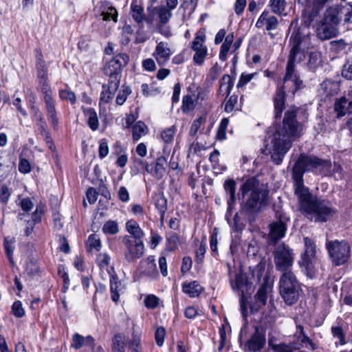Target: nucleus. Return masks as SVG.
<instances>
[{
	"instance_id": "2f4dec72",
	"label": "nucleus",
	"mask_w": 352,
	"mask_h": 352,
	"mask_svg": "<svg viewBox=\"0 0 352 352\" xmlns=\"http://www.w3.org/2000/svg\"><path fill=\"white\" fill-rule=\"evenodd\" d=\"M84 113L89 128L93 131L98 129L99 121L96 111L92 108H88L84 111Z\"/></svg>"
},
{
	"instance_id": "4c0bfd02",
	"label": "nucleus",
	"mask_w": 352,
	"mask_h": 352,
	"mask_svg": "<svg viewBox=\"0 0 352 352\" xmlns=\"http://www.w3.org/2000/svg\"><path fill=\"white\" fill-rule=\"evenodd\" d=\"M135 29H137V23L125 24L122 28V36L121 42L123 45H126L130 41L129 35L133 34Z\"/></svg>"
},
{
	"instance_id": "6ab92c4d",
	"label": "nucleus",
	"mask_w": 352,
	"mask_h": 352,
	"mask_svg": "<svg viewBox=\"0 0 352 352\" xmlns=\"http://www.w3.org/2000/svg\"><path fill=\"white\" fill-rule=\"evenodd\" d=\"M166 159L162 156L157 159L155 165H146V170L157 179H161L166 173Z\"/></svg>"
},
{
	"instance_id": "7ed1b4c3",
	"label": "nucleus",
	"mask_w": 352,
	"mask_h": 352,
	"mask_svg": "<svg viewBox=\"0 0 352 352\" xmlns=\"http://www.w3.org/2000/svg\"><path fill=\"white\" fill-rule=\"evenodd\" d=\"M297 108H289L285 113L282 124L271 129L267 147L272 162L280 165L292 146V142L300 136V126L296 120Z\"/></svg>"
},
{
	"instance_id": "0e129e2a",
	"label": "nucleus",
	"mask_w": 352,
	"mask_h": 352,
	"mask_svg": "<svg viewBox=\"0 0 352 352\" xmlns=\"http://www.w3.org/2000/svg\"><path fill=\"white\" fill-rule=\"evenodd\" d=\"M203 122L204 119L202 117H199L193 121L189 131V134L191 136H195L197 134Z\"/></svg>"
},
{
	"instance_id": "393cba45",
	"label": "nucleus",
	"mask_w": 352,
	"mask_h": 352,
	"mask_svg": "<svg viewBox=\"0 0 352 352\" xmlns=\"http://www.w3.org/2000/svg\"><path fill=\"white\" fill-rule=\"evenodd\" d=\"M320 10V6L315 5L314 2L312 6L306 7L302 11L303 22H317V16Z\"/></svg>"
},
{
	"instance_id": "1a4fd4ad",
	"label": "nucleus",
	"mask_w": 352,
	"mask_h": 352,
	"mask_svg": "<svg viewBox=\"0 0 352 352\" xmlns=\"http://www.w3.org/2000/svg\"><path fill=\"white\" fill-rule=\"evenodd\" d=\"M327 248L331 259L336 265L345 263L350 256L351 247L346 241H329Z\"/></svg>"
},
{
	"instance_id": "2eb2a0df",
	"label": "nucleus",
	"mask_w": 352,
	"mask_h": 352,
	"mask_svg": "<svg viewBox=\"0 0 352 352\" xmlns=\"http://www.w3.org/2000/svg\"><path fill=\"white\" fill-rule=\"evenodd\" d=\"M287 221L286 218L280 217L278 221H274L270 225L269 236L272 241H276L285 236L287 229Z\"/></svg>"
},
{
	"instance_id": "ea45409f",
	"label": "nucleus",
	"mask_w": 352,
	"mask_h": 352,
	"mask_svg": "<svg viewBox=\"0 0 352 352\" xmlns=\"http://www.w3.org/2000/svg\"><path fill=\"white\" fill-rule=\"evenodd\" d=\"M14 243H15V238H14V237L10 238V237L8 236V237H5V239H4V242H3L4 248L6 250L7 257L8 258L11 264H14L12 255H13V252L14 250Z\"/></svg>"
},
{
	"instance_id": "4d7b16f0",
	"label": "nucleus",
	"mask_w": 352,
	"mask_h": 352,
	"mask_svg": "<svg viewBox=\"0 0 352 352\" xmlns=\"http://www.w3.org/2000/svg\"><path fill=\"white\" fill-rule=\"evenodd\" d=\"M272 11L276 14H282L285 10V2L284 0H270Z\"/></svg>"
},
{
	"instance_id": "a211bd4d",
	"label": "nucleus",
	"mask_w": 352,
	"mask_h": 352,
	"mask_svg": "<svg viewBox=\"0 0 352 352\" xmlns=\"http://www.w3.org/2000/svg\"><path fill=\"white\" fill-rule=\"evenodd\" d=\"M317 36L321 40H327L339 34L336 23H319L316 29Z\"/></svg>"
},
{
	"instance_id": "e433bc0d",
	"label": "nucleus",
	"mask_w": 352,
	"mask_h": 352,
	"mask_svg": "<svg viewBox=\"0 0 352 352\" xmlns=\"http://www.w3.org/2000/svg\"><path fill=\"white\" fill-rule=\"evenodd\" d=\"M224 190L228 196L227 200L236 201V182L233 179H227L223 184Z\"/></svg>"
},
{
	"instance_id": "f704fd0d",
	"label": "nucleus",
	"mask_w": 352,
	"mask_h": 352,
	"mask_svg": "<svg viewBox=\"0 0 352 352\" xmlns=\"http://www.w3.org/2000/svg\"><path fill=\"white\" fill-rule=\"evenodd\" d=\"M131 14L135 22H142L145 19L143 8L135 1L131 5Z\"/></svg>"
},
{
	"instance_id": "774afa93",
	"label": "nucleus",
	"mask_w": 352,
	"mask_h": 352,
	"mask_svg": "<svg viewBox=\"0 0 352 352\" xmlns=\"http://www.w3.org/2000/svg\"><path fill=\"white\" fill-rule=\"evenodd\" d=\"M231 44L224 41L222 44L219 52V59L222 61H225L227 59L228 53L230 49Z\"/></svg>"
},
{
	"instance_id": "c9c22d12",
	"label": "nucleus",
	"mask_w": 352,
	"mask_h": 352,
	"mask_svg": "<svg viewBox=\"0 0 352 352\" xmlns=\"http://www.w3.org/2000/svg\"><path fill=\"white\" fill-rule=\"evenodd\" d=\"M141 264L147 267V268L145 270V273L147 275L151 277H155L157 275L154 256H148L146 260L142 261Z\"/></svg>"
},
{
	"instance_id": "7c9ffc66",
	"label": "nucleus",
	"mask_w": 352,
	"mask_h": 352,
	"mask_svg": "<svg viewBox=\"0 0 352 352\" xmlns=\"http://www.w3.org/2000/svg\"><path fill=\"white\" fill-rule=\"evenodd\" d=\"M304 241L305 245V251L302 255L301 258L317 259L316 256V245L314 241L308 237H305Z\"/></svg>"
},
{
	"instance_id": "49530a36",
	"label": "nucleus",
	"mask_w": 352,
	"mask_h": 352,
	"mask_svg": "<svg viewBox=\"0 0 352 352\" xmlns=\"http://www.w3.org/2000/svg\"><path fill=\"white\" fill-rule=\"evenodd\" d=\"M236 287L239 289L241 290L242 295H241V300H240L241 311L242 316H243L244 318H245L247 317L248 311H247L246 305L245 304L244 291L242 289V287H243V285L242 277H241V276H237L236 277Z\"/></svg>"
},
{
	"instance_id": "a878e982",
	"label": "nucleus",
	"mask_w": 352,
	"mask_h": 352,
	"mask_svg": "<svg viewBox=\"0 0 352 352\" xmlns=\"http://www.w3.org/2000/svg\"><path fill=\"white\" fill-rule=\"evenodd\" d=\"M126 230L131 234L130 236L133 239L142 240L144 233L135 220L131 219L126 223Z\"/></svg>"
},
{
	"instance_id": "0eeeda50",
	"label": "nucleus",
	"mask_w": 352,
	"mask_h": 352,
	"mask_svg": "<svg viewBox=\"0 0 352 352\" xmlns=\"http://www.w3.org/2000/svg\"><path fill=\"white\" fill-rule=\"evenodd\" d=\"M276 269L281 272H290L294 261L293 250L285 243L278 244L273 252Z\"/></svg>"
},
{
	"instance_id": "5fc2aeb1",
	"label": "nucleus",
	"mask_w": 352,
	"mask_h": 352,
	"mask_svg": "<svg viewBox=\"0 0 352 352\" xmlns=\"http://www.w3.org/2000/svg\"><path fill=\"white\" fill-rule=\"evenodd\" d=\"M175 131L176 129L174 126L165 129L161 133L162 139L166 143L171 142L174 139Z\"/></svg>"
},
{
	"instance_id": "a18cd8bd",
	"label": "nucleus",
	"mask_w": 352,
	"mask_h": 352,
	"mask_svg": "<svg viewBox=\"0 0 352 352\" xmlns=\"http://www.w3.org/2000/svg\"><path fill=\"white\" fill-rule=\"evenodd\" d=\"M86 244L89 251H91L93 250L99 251L102 246L100 239L96 234L89 235Z\"/></svg>"
},
{
	"instance_id": "79ce46f5",
	"label": "nucleus",
	"mask_w": 352,
	"mask_h": 352,
	"mask_svg": "<svg viewBox=\"0 0 352 352\" xmlns=\"http://www.w3.org/2000/svg\"><path fill=\"white\" fill-rule=\"evenodd\" d=\"M331 332L333 337L338 340V342H335L336 346L338 344L344 345L346 344L345 335L342 327L332 326L331 328Z\"/></svg>"
},
{
	"instance_id": "4be33fe9",
	"label": "nucleus",
	"mask_w": 352,
	"mask_h": 352,
	"mask_svg": "<svg viewBox=\"0 0 352 352\" xmlns=\"http://www.w3.org/2000/svg\"><path fill=\"white\" fill-rule=\"evenodd\" d=\"M182 291L190 298H195L203 292V287L197 281L186 282L182 285Z\"/></svg>"
},
{
	"instance_id": "680f3d73",
	"label": "nucleus",
	"mask_w": 352,
	"mask_h": 352,
	"mask_svg": "<svg viewBox=\"0 0 352 352\" xmlns=\"http://www.w3.org/2000/svg\"><path fill=\"white\" fill-rule=\"evenodd\" d=\"M165 334H166V331H165V329L164 327H160L156 329L155 333V338L156 343L159 346H161L163 345Z\"/></svg>"
},
{
	"instance_id": "c85d7f7f",
	"label": "nucleus",
	"mask_w": 352,
	"mask_h": 352,
	"mask_svg": "<svg viewBox=\"0 0 352 352\" xmlns=\"http://www.w3.org/2000/svg\"><path fill=\"white\" fill-rule=\"evenodd\" d=\"M201 98V94L199 93L196 99L193 98L191 95H186L182 99V110L184 113H188L193 111L196 107L197 100Z\"/></svg>"
},
{
	"instance_id": "72a5a7b5",
	"label": "nucleus",
	"mask_w": 352,
	"mask_h": 352,
	"mask_svg": "<svg viewBox=\"0 0 352 352\" xmlns=\"http://www.w3.org/2000/svg\"><path fill=\"white\" fill-rule=\"evenodd\" d=\"M234 80L228 74H225L222 76L220 82V91L224 92L226 96H228L233 87Z\"/></svg>"
},
{
	"instance_id": "cd10ccee",
	"label": "nucleus",
	"mask_w": 352,
	"mask_h": 352,
	"mask_svg": "<svg viewBox=\"0 0 352 352\" xmlns=\"http://www.w3.org/2000/svg\"><path fill=\"white\" fill-rule=\"evenodd\" d=\"M131 133L133 141L137 142L148 133V127L144 122L138 121L132 126Z\"/></svg>"
},
{
	"instance_id": "f257e3e1",
	"label": "nucleus",
	"mask_w": 352,
	"mask_h": 352,
	"mask_svg": "<svg viewBox=\"0 0 352 352\" xmlns=\"http://www.w3.org/2000/svg\"><path fill=\"white\" fill-rule=\"evenodd\" d=\"M310 23H291L293 31L290 37L292 48L286 67L283 86L278 88L274 98L275 117L280 118L285 108V92L294 94L303 86L302 81L295 72L296 63L305 58L307 51L312 47L309 37Z\"/></svg>"
},
{
	"instance_id": "09e8293b",
	"label": "nucleus",
	"mask_w": 352,
	"mask_h": 352,
	"mask_svg": "<svg viewBox=\"0 0 352 352\" xmlns=\"http://www.w3.org/2000/svg\"><path fill=\"white\" fill-rule=\"evenodd\" d=\"M102 231L106 234H116L119 231L118 223L114 221H107L102 226Z\"/></svg>"
},
{
	"instance_id": "e2e57ef3",
	"label": "nucleus",
	"mask_w": 352,
	"mask_h": 352,
	"mask_svg": "<svg viewBox=\"0 0 352 352\" xmlns=\"http://www.w3.org/2000/svg\"><path fill=\"white\" fill-rule=\"evenodd\" d=\"M12 313L17 318H21L25 315V311L23 308L22 303L18 300L12 305Z\"/></svg>"
},
{
	"instance_id": "423d86ee",
	"label": "nucleus",
	"mask_w": 352,
	"mask_h": 352,
	"mask_svg": "<svg viewBox=\"0 0 352 352\" xmlns=\"http://www.w3.org/2000/svg\"><path fill=\"white\" fill-rule=\"evenodd\" d=\"M279 290L280 296L287 305H292L298 301L301 287L292 271L282 272L279 280Z\"/></svg>"
},
{
	"instance_id": "bb28decb",
	"label": "nucleus",
	"mask_w": 352,
	"mask_h": 352,
	"mask_svg": "<svg viewBox=\"0 0 352 352\" xmlns=\"http://www.w3.org/2000/svg\"><path fill=\"white\" fill-rule=\"evenodd\" d=\"M317 259L301 258L299 262L300 267L305 270L307 276L310 278L316 276L317 269L316 267Z\"/></svg>"
},
{
	"instance_id": "c03bdc74",
	"label": "nucleus",
	"mask_w": 352,
	"mask_h": 352,
	"mask_svg": "<svg viewBox=\"0 0 352 352\" xmlns=\"http://www.w3.org/2000/svg\"><path fill=\"white\" fill-rule=\"evenodd\" d=\"M155 205L159 212H166L167 210V200L161 192L155 193Z\"/></svg>"
},
{
	"instance_id": "603ef678",
	"label": "nucleus",
	"mask_w": 352,
	"mask_h": 352,
	"mask_svg": "<svg viewBox=\"0 0 352 352\" xmlns=\"http://www.w3.org/2000/svg\"><path fill=\"white\" fill-rule=\"evenodd\" d=\"M144 302L146 308L153 309L159 305L160 298L154 294H148L145 297Z\"/></svg>"
},
{
	"instance_id": "864d4df0",
	"label": "nucleus",
	"mask_w": 352,
	"mask_h": 352,
	"mask_svg": "<svg viewBox=\"0 0 352 352\" xmlns=\"http://www.w3.org/2000/svg\"><path fill=\"white\" fill-rule=\"evenodd\" d=\"M265 270V265L263 263H259L252 270V275L257 282H261L263 277Z\"/></svg>"
},
{
	"instance_id": "69168bd1",
	"label": "nucleus",
	"mask_w": 352,
	"mask_h": 352,
	"mask_svg": "<svg viewBox=\"0 0 352 352\" xmlns=\"http://www.w3.org/2000/svg\"><path fill=\"white\" fill-rule=\"evenodd\" d=\"M336 180L342 179L344 176L343 169L339 164L334 163L333 168H331V173Z\"/></svg>"
},
{
	"instance_id": "20e7f679",
	"label": "nucleus",
	"mask_w": 352,
	"mask_h": 352,
	"mask_svg": "<svg viewBox=\"0 0 352 352\" xmlns=\"http://www.w3.org/2000/svg\"><path fill=\"white\" fill-rule=\"evenodd\" d=\"M240 190L243 197L248 195L241 208V212L246 215L254 216L269 204L270 190L267 186L260 183L255 177L248 179L241 186Z\"/></svg>"
},
{
	"instance_id": "f8f14e48",
	"label": "nucleus",
	"mask_w": 352,
	"mask_h": 352,
	"mask_svg": "<svg viewBox=\"0 0 352 352\" xmlns=\"http://www.w3.org/2000/svg\"><path fill=\"white\" fill-rule=\"evenodd\" d=\"M205 36L203 33H198L192 42V50L195 52L193 61L197 65H201L208 54V49L205 45Z\"/></svg>"
},
{
	"instance_id": "f03ea898",
	"label": "nucleus",
	"mask_w": 352,
	"mask_h": 352,
	"mask_svg": "<svg viewBox=\"0 0 352 352\" xmlns=\"http://www.w3.org/2000/svg\"><path fill=\"white\" fill-rule=\"evenodd\" d=\"M318 159L314 156L301 154L294 165L292 179L294 181V192L299 204L300 210L308 218L314 221L324 222L334 213V210L326 201L318 200L305 186L303 174L305 171L315 173Z\"/></svg>"
},
{
	"instance_id": "de8ad7c7",
	"label": "nucleus",
	"mask_w": 352,
	"mask_h": 352,
	"mask_svg": "<svg viewBox=\"0 0 352 352\" xmlns=\"http://www.w3.org/2000/svg\"><path fill=\"white\" fill-rule=\"evenodd\" d=\"M106 75L109 76L108 89L111 91H116L120 85L122 74L113 73Z\"/></svg>"
},
{
	"instance_id": "ddd939ff",
	"label": "nucleus",
	"mask_w": 352,
	"mask_h": 352,
	"mask_svg": "<svg viewBox=\"0 0 352 352\" xmlns=\"http://www.w3.org/2000/svg\"><path fill=\"white\" fill-rule=\"evenodd\" d=\"M129 57L126 54H119L113 56L104 67L105 74L118 73L122 74L123 68L128 64Z\"/></svg>"
},
{
	"instance_id": "f3484780",
	"label": "nucleus",
	"mask_w": 352,
	"mask_h": 352,
	"mask_svg": "<svg viewBox=\"0 0 352 352\" xmlns=\"http://www.w3.org/2000/svg\"><path fill=\"white\" fill-rule=\"evenodd\" d=\"M172 52L168 44L164 42H160L153 52V56L160 65H164L170 59Z\"/></svg>"
},
{
	"instance_id": "5701e85b",
	"label": "nucleus",
	"mask_w": 352,
	"mask_h": 352,
	"mask_svg": "<svg viewBox=\"0 0 352 352\" xmlns=\"http://www.w3.org/2000/svg\"><path fill=\"white\" fill-rule=\"evenodd\" d=\"M110 280V290L111 293V299L113 301L117 302L120 298V292L122 290L121 283L118 280V278L116 272L108 274Z\"/></svg>"
},
{
	"instance_id": "9b49d317",
	"label": "nucleus",
	"mask_w": 352,
	"mask_h": 352,
	"mask_svg": "<svg viewBox=\"0 0 352 352\" xmlns=\"http://www.w3.org/2000/svg\"><path fill=\"white\" fill-rule=\"evenodd\" d=\"M266 344L265 332L261 327H256L254 333L245 344L248 352H259Z\"/></svg>"
},
{
	"instance_id": "39448f33",
	"label": "nucleus",
	"mask_w": 352,
	"mask_h": 352,
	"mask_svg": "<svg viewBox=\"0 0 352 352\" xmlns=\"http://www.w3.org/2000/svg\"><path fill=\"white\" fill-rule=\"evenodd\" d=\"M37 75L43 94V101L47 117L54 129H57L58 118L56 109V100L52 96V91L48 82V70L41 54L38 57L36 63Z\"/></svg>"
},
{
	"instance_id": "58836bf2",
	"label": "nucleus",
	"mask_w": 352,
	"mask_h": 352,
	"mask_svg": "<svg viewBox=\"0 0 352 352\" xmlns=\"http://www.w3.org/2000/svg\"><path fill=\"white\" fill-rule=\"evenodd\" d=\"M100 16H102V21H113V22H116L118 13L114 7L109 6L102 11Z\"/></svg>"
},
{
	"instance_id": "dca6fc26",
	"label": "nucleus",
	"mask_w": 352,
	"mask_h": 352,
	"mask_svg": "<svg viewBox=\"0 0 352 352\" xmlns=\"http://www.w3.org/2000/svg\"><path fill=\"white\" fill-rule=\"evenodd\" d=\"M334 111L337 113L338 118H341L346 113L352 112V95L351 92L348 96H344L337 99L334 103Z\"/></svg>"
},
{
	"instance_id": "6e6d98bb",
	"label": "nucleus",
	"mask_w": 352,
	"mask_h": 352,
	"mask_svg": "<svg viewBox=\"0 0 352 352\" xmlns=\"http://www.w3.org/2000/svg\"><path fill=\"white\" fill-rule=\"evenodd\" d=\"M229 124L228 118H223L218 126L217 129V138L220 140H225L226 138V129Z\"/></svg>"
},
{
	"instance_id": "338daca9",
	"label": "nucleus",
	"mask_w": 352,
	"mask_h": 352,
	"mask_svg": "<svg viewBox=\"0 0 352 352\" xmlns=\"http://www.w3.org/2000/svg\"><path fill=\"white\" fill-rule=\"evenodd\" d=\"M109 153V146L107 142L104 140H102L98 149V155L100 158L105 157Z\"/></svg>"
},
{
	"instance_id": "bf43d9fd",
	"label": "nucleus",
	"mask_w": 352,
	"mask_h": 352,
	"mask_svg": "<svg viewBox=\"0 0 352 352\" xmlns=\"http://www.w3.org/2000/svg\"><path fill=\"white\" fill-rule=\"evenodd\" d=\"M168 241V248L170 251L175 250L179 245V236L175 233L170 234L169 237L167 239Z\"/></svg>"
},
{
	"instance_id": "37998d69",
	"label": "nucleus",
	"mask_w": 352,
	"mask_h": 352,
	"mask_svg": "<svg viewBox=\"0 0 352 352\" xmlns=\"http://www.w3.org/2000/svg\"><path fill=\"white\" fill-rule=\"evenodd\" d=\"M322 89L329 96L336 94L339 91V85L336 82L325 80L321 84Z\"/></svg>"
},
{
	"instance_id": "9d476101",
	"label": "nucleus",
	"mask_w": 352,
	"mask_h": 352,
	"mask_svg": "<svg viewBox=\"0 0 352 352\" xmlns=\"http://www.w3.org/2000/svg\"><path fill=\"white\" fill-rule=\"evenodd\" d=\"M122 241L126 248L124 258L128 262H133L142 256L144 251L142 240L133 239L131 236L126 235Z\"/></svg>"
},
{
	"instance_id": "052dcab7",
	"label": "nucleus",
	"mask_w": 352,
	"mask_h": 352,
	"mask_svg": "<svg viewBox=\"0 0 352 352\" xmlns=\"http://www.w3.org/2000/svg\"><path fill=\"white\" fill-rule=\"evenodd\" d=\"M256 75V73L252 74H241L239 82L236 85L238 88L244 87L246 84H248Z\"/></svg>"
},
{
	"instance_id": "6e6552de",
	"label": "nucleus",
	"mask_w": 352,
	"mask_h": 352,
	"mask_svg": "<svg viewBox=\"0 0 352 352\" xmlns=\"http://www.w3.org/2000/svg\"><path fill=\"white\" fill-rule=\"evenodd\" d=\"M113 351L114 352H142L140 335L133 331L132 339L129 341L126 337L121 333L114 336L113 339Z\"/></svg>"
},
{
	"instance_id": "a19ab883",
	"label": "nucleus",
	"mask_w": 352,
	"mask_h": 352,
	"mask_svg": "<svg viewBox=\"0 0 352 352\" xmlns=\"http://www.w3.org/2000/svg\"><path fill=\"white\" fill-rule=\"evenodd\" d=\"M67 88L64 89H60L58 91V96L61 100H67L72 105H74L76 102V96L74 92L70 90L68 85H66Z\"/></svg>"
},
{
	"instance_id": "4468645a",
	"label": "nucleus",
	"mask_w": 352,
	"mask_h": 352,
	"mask_svg": "<svg viewBox=\"0 0 352 352\" xmlns=\"http://www.w3.org/2000/svg\"><path fill=\"white\" fill-rule=\"evenodd\" d=\"M272 287L267 283V278L263 277V283L254 296V301L250 307L252 311H257L266 305L267 294L271 292Z\"/></svg>"
},
{
	"instance_id": "3c124183",
	"label": "nucleus",
	"mask_w": 352,
	"mask_h": 352,
	"mask_svg": "<svg viewBox=\"0 0 352 352\" xmlns=\"http://www.w3.org/2000/svg\"><path fill=\"white\" fill-rule=\"evenodd\" d=\"M32 111L37 125L39 126V130H42L43 132H45L46 123L44 120L41 111L35 107H32Z\"/></svg>"
},
{
	"instance_id": "b1692460",
	"label": "nucleus",
	"mask_w": 352,
	"mask_h": 352,
	"mask_svg": "<svg viewBox=\"0 0 352 352\" xmlns=\"http://www.w3.org/2000/svg\"><path fill=\"white\" fill-rule=\"evenodd\" d=\"M110 262L111 257L107 253H100L97 256L96 263L102 273L105 271L107 274H111V273L115 272L114 268L111 266Z\"/></svg>"
},
{
	"instance_id": "473e14b6",
	"label": "nucleus",
	"mask_w": 352,
	"mask_h": 352,
	"mask_svg": "<svg viewBox=\"0 0 352 352\" xmlns=\"http://www.w3.org/2000/svg\"><path fill=\"white\" fill-rule=\"evenodd\" d=\"M315 173L324 176L331 175V164L329 161L318 159Z\"/></svg>"
},
{
	"instance_id": "412c9836",
	"label": "nucleus",
	"mask_w": 352,
	"mask_h": 352,
	"mask_svg": "<svg viewBox=\"0 0 352 352\" xmlns=\"http://www.w3.org/2000/svg\"><path fill=\"white\" fill-rule=\"evenodd\" d=\"M147 10L149 11L151 15L153 16L157 15L160 22H167L172 16V10L164 6L155 8L148 7Z\"/></svg>"
},
{
	"instance_id": "8fccbe9b",
	"label": "nucleus",
	"mask_w": 352,
	"mask_h": 352,
	"mask_svg": "<svg viewBox=\"0 0 352 352\" xmlns=\"http://www.w3.org/2000/svg\"><path fill=\"white\" fill-rule=\"evenodd\" d=\"M321 63V54L318 52H314L309 54L308 66L310 69H315Z\"/></svg>"
},
{
	"instance_id": "c756f323",
	"label": "nucleus",
	"mask_w": 352,
	"mask_h": 352,
	"mask_svg": "<svg viewBox=\"0 0 352 352\" xmlns=\"http://www.w3.org/2000/svg\"><path fill=\"white\" fill-rule=\"evenodd\" d=\"M340 10L338 6L328 8L324 12V19L322 22H338Z\"/></svg>"
},
{
	"instance_id": "13d9d810",
	"label": "nucleus",
	"mask_w": 352,
	"mask_h": 352,
	"mask_svg": "<svg viewBox=\"0 0 352 352\" xmlns=\"http://www.w3.org/2000/svg\"><path fill=\"white\" fill-rule=\"evenodd\" d=\"M131 94V89L129 87H122V89L119 91L117 97H116V103L118 105H122L126 101L127 96Z\"/></svg>"
},
{
	"instance_id": "aec40b11",
	"label": "nucleus",
	"mask_w": 352,
	"mask_h": 352,
	"mask_svg": "<svg viewBox=\"0 0 352 352\" xmlns=\"http://www.w3.org/2000/svg\"><path fill=\"white\" fill-rule=\"evenodd\" d=\"M84 345L89 346L91 350L94 351L95 348L94 338L91 336L83 337L78 333H74L72 336L71 347L75 349H79Z\"/></svg>"
}]
</instances>
